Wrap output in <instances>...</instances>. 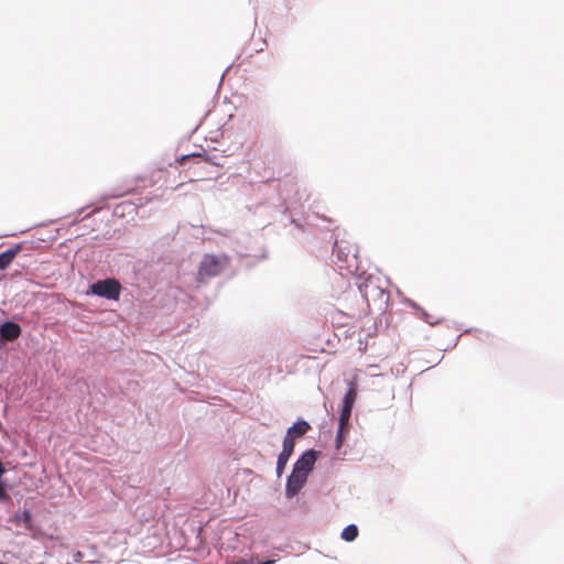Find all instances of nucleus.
I'll return each instance as SVG.
<instances>
[{
  "label": "nucleus",
  "instance_id": "obj_1",
  "mask_svg": "<svg viewBox=\"0 0 564 564\" xmlns=\"http://www.w3.org/2000/svg\"><path fill=\"white\" fill-rule=\"evenodd\" d=\"M335 252L339 269H345L348 273H355L358 271L359 258L356 246L349 245L345 241H336Z\"/></svg>",
  "mask_w": 564,
  "mask_h": 564
},
{
  "label": "nucleus",
  "instance_id": "obj_2",
  "mask_svg": "<svg viewBox=\"0 0 564 564\" xmlns=\"http://www.w3.org/2000/svg\"><path fill=\"white\" fill-rule=\"evenodd\" d=\"M120 291L121 285L116 279L100 280L90 285V293L108 300H118Z\"/></svg>",
  "mask_w": 564,
  "mask_h": 564
},
{
  "label": "nucleus",
  "instance_id": "obj_3",
  "mask_svg": "<svg viewBox=\"0 0 564 564\" xmlns=\"http://www.w3.org/2000/svg\"><path fill=\"white\" fill-rule=\"evenodd\" d=\"M225 267V261L216 256L207 254L200 262L198 274L202 278H212L218 275Z\"/></svg>",
  "mask_w": 564,
  "mask_h": 564
},
{
  "label": "nucleus",
  "instance_id": "obj_4",
  "mask_svg": "<svg viewBox=\"0 0 564 564\" xmlns=\"http://www.w3.org/2000/svg\"><path fill=\"white\" fill-rule=\"evenodd\" d=\"M307 480V476L297 470H292V474L288 477L285 492L289 498L296 496L303 488Z\"/></svg>",
  "mask_w": 564,
  "mask_h": 564
},
{
  "label": "nucleus",
  "instance_id": "obj_5",
  "mask_svg": "<svg viewBox=\"0 0 564 564\" xmlns=\"http://www.w3.org/2000/svg\"><path fill=\"white\" fill-rule=\"evenodd\" d=\"M316 462V452L314 449L306 451L294 464L293 470L303 473L308 476Z\"/></svg>",
  "mask_w": 564,
  "mask_h": 564
},
{
  "label": "nucleus",
  "instance_id": "obj_6",
  "mask_svg": "<svg viewBox=\"0 0 564 564\" xmlns=\"http://www.w3.org/2000/svg\"><path fill=\"white\" fill-rule=\"evenodd\" d=\"M21 334V328L18 324L15 323H12V322H6L1 327H0V339H1V345L3 344V340H14L17 339Z\"/></svg>",
  "mask_w": 564,
  "mask_h": 564
},
{
  "label": "nucleus",
  "instance_id": "obj_7",
  "mask_svg": "<svg viewBox=\"0 0 564 564\" xmlns=\"http://www.w3.org/2000/svg\"><path fill=\"white\" fill-rule=\"evenodd\" d=\"M308 430H311L310 423L304 420H300L288 429L285 435L292 437L293 440H296L304 436L308 432Z\"/></svg>",
  "mask_w": 564,
  "mask_h": 564
},
{
  "label": "nucleus",
  "instance_id": "obj_8",
  "mask_svg": "<svg viewBox=\"0 0 564 564\" xmlns=\"http://www.w3.org/2000/svg\"><path fill=\"white\" fill-rule=\"evenodd\" d=\"M19 252V247L9 249L0 253V270L6 269L15 258Z\"/></svg>",
  "mask_w": 564,
  "mask_h": 564
},
{
  "label": "nucleus",
  "instance_id": "obj_9",
  "mask_svg": "<svg viewBox=\"0 0 564 564\" xmlns=\"http://www.w3.org/2000/svg\"><path fill=\"white\" fill-rule=\"evenodd\" d=\"M356 398H357L356 388L350 387L344 397L343 408L352 410Z\"/></svg>",
  "mask_w": 564,
  "mask_h": 564
},
{
  "label": "nucleus",
  "instance_id": "obj_10",
  "mask_svg": "<svg viewBox=\"0 0 564 564\" xmlns=\"http://www.w3.org/2000/svg\"><path fill=\"white\" fill-rule=\"evenodd\" d=\"M358 536V528L355 524L347 525L341 532V539L352 542Z\"/></svg>",
  "mask_w": 564,
  "mask_h": 564
},
{
  "label": "nucleus",
  "instance_id": "obj_11",
  "mask_svg": "<svg viewBox=\"0 0 564 564\" xmlns=\"http://www.w3.org/2000/svg\"><path fill=\"white\" fill-rule=\"evenodd\" d=\"M294 446H295V440L285 435L284 440H283V448H282L281 453L291 457V455L293 454V451H294Z\"/></svg>",
  "mask_w": 564,
  "mask_h": 564
},
{
  "label": "nucleus",
  "instance_id": "obj_12",
  "mask_svg": "<svg viewBox=\"0 0 564 564\" xmlns=\"http://www.w3.org/2000/svg\"><path fill=\"white\" fill-rule=\"evenodd\" d=\"M289 458H290V456H288L285 454H282V453L279 454L278 462H276V474H278V476H281L283 474Z\"/></svg>",
  "mask_w": 564,
  "mask_h": 564
},
{
  "label": "nucleus",
  "instance_id": "obj_13",
  "mask_svg": "<svg viewBox=\"0 0 564 564\" xmlns=\"http://www.w3.org/2000/svg\"><path fill=\"white\" fill-rule=\"evenodd\" d=\"M346 431L338 430L336 435V448L339 449L345 441Z\"/></svg>",
  "mask_w": 564,
  "mask_h": 564
},
{
  "label": "nucleus",
  "instance_id": "obj_14",
  "mask_svg": "<svg viewBox=\"0 0 564 564\" xmlns=\"http://www.w3.org/2000/svg\"><path fill=\"white\" fill-rule=\"evenodd\" d=\"M350 415H351V410L350 409L341 408L340 415H339L340 421H349Z\"/></svg>",
  "mask_w": 564,
  "mask_h": 564
},
{
  "label": "nucleus",
  "instance_id": "obj_15",
  "mask_svg": "<svg viewBox=\"0 0 564 564\" xmlns=\"http://www.w3.org/2000/svg\"><path fill=\"white\" fill-rule=\"evenodd\" d=\"M348 425V421H340L339 420V426L338 430L346 431Z\"/></svg>",
  "mask_w": 564,
  "mask_h": 564
},
{
  "label": "nucleus",
  "instance_id": "obj_16",
  "mask_svg": "<svg viewBox=\"0 0 564 564\" xmlns=\"http://www.w3.org/2000/svg\"><path fill=\"white\" fill-rule=\"evenodd\" d=\"M6 497V491L2 485L0 484V499H3Z\"/></svg>",
  "mask_w": 564,
  "mask_h": 564
},
{
  "label": "nucleus",
  "instance_id": "obj_17",
  "mask_svg": "<svg viewBox=\"0 0 564 564\" xmlns=\"http://www.w3.org/2000/svg\"><path fill=\"white\" fill-rule=\"evenodd\" d=\"M30 518H31L30 512H29V511H24V513H23V519H24L25 521H29V520H30Z\"/></svg>",
  "mask_w": 564,
  "mask_h": 564
},
{
  "label": "nucleus",
  "instance_id": "obj_18",
  "mask_svg": "<svg viewBox=\"0 0 564 564\" xmlns=\"http://www.w3.org/2000/svg\"><path fill=\"white\" fill-rule=\"evenodd\" d=\"M260 564H274V561H272V560H268V561L262 562V563H260Z\"/></svg>",
  "mask_w": 564,
  "mask_h": 564
},
{
  "label": "nucleus",
  "instance_id": "obj_19",
  "mask_svg": "<svg viewBox=\"0 0 564 564\" xmlns=\"http://www.w3.org/2000/svg\"><path fill=\"white\" fill-rule=\"evenodd\" d=\"M367 288H368V285H366V290H365V291H362V292H364V294H365V296H366V299L368 297Z\"/></svg>",
  "mask_w": 564,
  "mask_h": 564
}]
</instances>
